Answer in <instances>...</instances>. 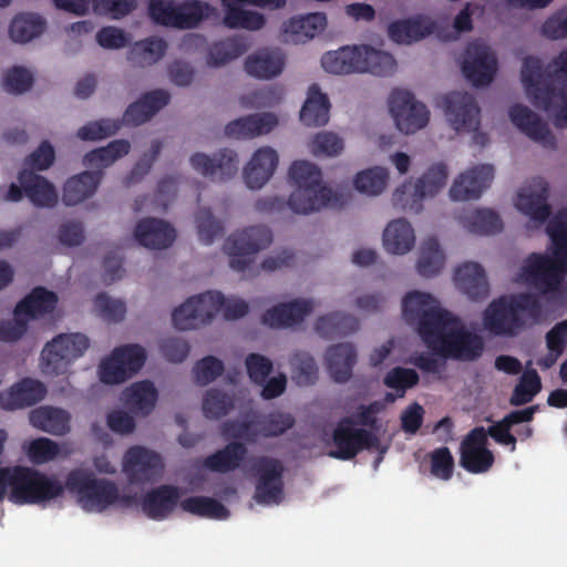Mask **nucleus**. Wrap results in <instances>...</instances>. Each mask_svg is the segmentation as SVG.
I'll list each match as a JSON object with an SVG mask.
<instances>
[{
  "mask_svg": "<svg viewBox=\"0 0 567 567\" xmlns=\"http://www.w3.org/2000/svg\"><path fill=\"white\" fill-rule=\"evenodd\" d=\"M434 302L430 293L409 292L402 300V316L409 324L417 322V332L430 350L456 360L480 358L484 350L482 338L467 331L457 317Z\"/></svg>",
  "mask_w": 567,
  "mask_h": 567,
  "instance_id": "obj_1",
  "label": "nucleus"
},
{
  "mask_svg": "<svg viewBox=\"0 0 567 567\" xmlns=\"http://www.w3.org/2000/svg\"><path fill=\"white\" fill-rule=\"evenodd\" d=\"M551 240L550 255L530 254L523 266L525 281L546 296L548 302L561 308L567 306V210H560L548 223Z\"/></svg>",
  "mask_w": 567,
  "mask_h": 567,
  "instance_id": "obj_2",
  "label": "nucleus"
},
{
  "mask_svg": "<svg viewBox=\"0 0 567 567\" xmlns=\"http://www.w3.org/2000/svg\"><path fill=\"white\" fill-rule=\"evenodd\" d=\"M522 82L532 104L553 116L557 128L567 127V48L547 65L528 55L522 65Z\"/></svg>",
  "mask_w": 567,
  "mask_h": 567,
  "instance_id": "obj_3",
  "label": "nucleus"
},
{
  "mask_svg": "<svg viewBox=\"0 0 567 567\" xmlns=\"http://www.w3.org/2000/svg\"><path fill=\"white\" fill-rule=\"evenodd\" d=\"M288 176L295 188L288 200L278 196L264 197L257 200V210L270 214L289 207L295 214L309 215L337 205V194L322 184V173L317 165L308 161H296L291 164Z\"/></svg>",
  "mask_w": 567,
  "mask_h": 567,
  "instance_id": "obj_4",
  "label": "nucleus"
},
{
  "mask_svg": "<svg viewBox=\"0 0 567 567\" xmlns=\"http://www.w3.org/2000/svg\"><path fill=\"white\" fill-rule=\"evenodd\" d=\"M546 319L538 295L518 292L494 299L483 312L484 328L496 337L514 338Z\"/></svg>",
  "mask_w": 567,
  "mask_h": 567,
  "instance_id": "obj_5",
  "label": "nucleus"
},
{
  "mask_svg": "<svg viewBox=\"0 0 567 567\" xmlns=\"http://www.w3.org/2000/svg\"><path fill=\"white\" fill-rule=\"evenodd\" d=\"M227 320H235L247 315L248 303L239 298H228L219 291H207L189 297L172 313V321L178 330H192L209 323L220 311Z\"/></svg>",
  "mask_w": 567,
  "mask_h": 567,
  "instance_id": "obj_6",
  "label": "nucleus"
},
{
  "mask_svg": "<svg viewBox=\"0 0 567 567\" xmlns=\"http://www.w3.org/2000/svg\"><path fill=\"white\" fill-rule=\"evenodd\" d=\"M12 492L9 499L18 505L45 504L62 496L65 484L54 475L33 467L13 466Z\"/></svg>",
  "mask_w": 567,
  "mask_h": 567,
  "instance_id": "obj_7",
  "label": "nucleus"
},
{
  "mask_svg": "<svg viewBox=\"0 0 567 567\" xmlns=\"http://www.w3.org/2000/svg\"><path fill=\"white\" fill-rule=\"evenodd\" d=\"M65 489L76 494L82 507L89 512H103L120 498L115 483L96 478L92 472L81 468L69 472Z\"/></svg>",
  "mask_w": 567,
  "mask_h": 567,
  "instance_id": "obj_8",
  "label": "nucleus"
},
{
  "mask_svg": "<svg viewBox=\"0 0 567 567\" xmlns=\"http://www.w3.org/2000/svg\"><path fill=\"white\" fill-rule=\"evenodd\" d=\"M209 6L200 0H151V19L163 27L193 29L208 16Z\"/></svg>",
  "mask_w": 567,
  "mask_h": 567,
  "instance_id": "obj_9",
  "label": "nucleus"
},
{
  "mask_svg": "<svg viewBox=\"0 0 567 567\" xmlns=\"http://www.w3.org/2000/svg\"><path fill=\"white\" fill-rule=\"evenodd\" d=\"M271 241V230L266 226H251L230 235L224 245L230 257V268L246 272L254 264V255L267 248Z\"/></svg>",
  "mask_w": 567,
  "mask_h": 567,
  "instance_id": "obj_10",
  "label": "nucleus"
},
{
  "mask_svg": "<svg viewBox=\"0 0 567 567\" xmlns=\"http://www.w3.org/2000/svg\"><path fill=\"white\" fill-rule=\"evenodd\" d=\"M90 346L89 338L80 332L60 333L48 342L42 350V369L47 374L59 375L66 372L69 365L84 354Z\"/></svg>",
  "mask_w": 567,
  "mask_h": 567,
  "instance_id": "obj_11",
  "label": "nucleus"
},
{
  "mask_svg": "<svg viewBox=\"0 0 567 567\" xmlns=\"http://www.w3.org/2000/svg\"><path fill=\"white\" fill-rule=\"evenodd\" d=\"M447 167L443 163L432 165L415 184L405 182L396 188L393 202L404 209L419 213L422 209V200L437 194L446 184Z\"/></svg>",
  "mask_w": 567,
  "mask_h": 567,
  "instance_id": "obj_12",
  "label": "nucleus"
},
{
  "mask_svg": "<svg viewBox=\"0 0 567 567\" xmlns=\"http://www.w3.org/2000/svg\"><path fill=\"white\" fill-rule=\"evenodd\" d=\"M333 450L329 456L336 460L350 461L360 452L378 446L379 437L368 429L354 426V417L340 419L332 431Z\"/></svg>",
  "mask_w": 567,
  "mask_h": 567,
  "instance_id": "obj_13",
  "label": "nucleus"
},
{
  "mask_svg": "<svg viewBox=\"0 0 567 567\" xmlns=\"http://www.w3.org/2000/svg\"><path fill=\"white\" fill-rule=\"evenodd\" d=\"M146 352L138 344H126L113 350L99 367L100 380L105 384H118L132 378L144 365Z\"/></svg>",
  "mask_w": 567,
  "mask_h": 567,
  "instance_id": "obj_14",
  "label": "nucleus"
},
{
  "mask_svg": "<svg viewBox=\"0 0 567 567\" xmlns=\"http://www.w3.org/2000/svg\"><path fill=\"white\" fill-rule=\"evenodd\" d=\"M389 109L399 131L412 134L426 126L430 112L406 90L394 89L389 97Z\"/></svg>",
  "mask_w": 567,
  "mask_h": 567,
  "instance_id": "obj_15",
  "label": "nucleus"
},
{
  "mask_svg": "<svg viewBox=\"0 0 567 567\" xmlns=\"http://www.w3.org/2000/svg\"><path fill=\"white\" fill-rule=\"evenodd\" d=\"M461 69L472 85L486 86L497 71V59L483 41L475 40L466 45Z\"/></svg>",
  "mask_w": 567,
  "mask_h": 567,
  "instance_id": "obj_16",
  "label": "nucleus"
},
{
  "mask_svg": "<svg viewBox=\"0 0 567 567\" xmlns=\"http://www.w3.org/2000/svg\"><path fill=\"white\" fill-rule=\"evenodd\" d=\"M450 125L455 131H476L480 125V107L474 96L467 92L453 91L439 97Z\"/></svg>",
  "mask_w": 567,
  "mask_h": 567,
  "instance_id": "obj_17",
  "label": "nucleus"
},
{
  "mask_svg": "<svg viewBox=\"0 0 567 567\" xmlns=\"http://www.w3.org/2000/svg\"><path fill=\"white\" fill-rule=\"evenodd\" d=\"M254 470L257 474L254 499L259 504H279L284 498L282 463L274 457L260 456Z\"/></svg>",
  "mask_w": 567,
  "mask_h": 567,
  "instance_id": "obj_18",
  "label": "nucleus"
},
{
  "mask_svg": "<svg viewBox=\"0 0 567 567\" xmlns=\"http://www.w3.org/2000/svg\"><path fill=\"white\" fill-rule=\"evenodd\" d=\"M486 445L485 429L474 427L461 443L460 465L473 474L487 472L494 464V454Z\"/></svg>",
  "mask_w": 567,
  "mask_h": 567,
  "instance_id": "obj_19",
  "label": "nucleus"
},
{
  "mask_svg": "<svg viewBox=\"0 0 567 567\" xmlns=\"http://www.w3.org/2000/svg\"><path fill=\"white\" fill-rule=\"evenodd\" d=\"M123 470L131 483L141 484L155 480L163 470V462L156 452L136 445L126 451Z\"/></svg>",
  "mask_w": 567,
  "mask_h": 567,
  "instance_id": "obj_20",
  "label": "nucleus"
},
{
  "mask_svg": "<svg viewBox=\"0 0 567 567\" xmlns=\"http://www.w3.org/2000/svg\"><path fill=\"white\" fill-rule=\"evenodd\" d=\"M238 156L236 152L224 148L213 157L204 153H195L190 157L193 168L213 182H225L238 172Z\"/></svg>",
  "mask_w": 567,
  "mask_h": 567,
  "instance_id": "obj_21",
  "label": "nucleus"
},
{
  "mask_svg": "<svg viewBox=\"0 0 567 567\" xmlns=\"http://www.w3.org/2000/svg\"><path fill=\"white\" fill-rule=\"evenodd\" d=\"M56 8L78 16L92 9L96 14L121 19L136 9V0H53Z\"/></svg>",
  "mask_w": 567,
  "mask_h": 567,
  "instance_id": "obj_22",
  "label": "nucleus"
},
{
  "mask_svg": "<svg viewBox=\"0 0 567 567\" xmlns=\"http://www.w3.org/2000/svg\"><path fill=\"white\" fill-rule=\"evenodd\" d=\"M494 178V167L489 164L474 166L461 174L450 188L453 200L477 199L489 187Z\"/></svg>",
  "mask_w": 567,
  "mask_h": 567,
  "instance_id": "obj_23",
  "label": "nucleus"
},
{
  "mask_svg": "<svg viewBox=\"0 0 567 567\" xmlns=\"http://www.w3.org/2000/svg\"><path fill=\"white\" fill-rule=\"evenodd\" d=\"M548 196L547 182L543 178H535L532 186L519 190L515 205L519 212L530 217V219L544 223L551 214V208L547 203Z\"/></svg>",
  "mask_w": 567,
  "mask_h": 567,
  "instance_id": "obj_24",
  "label": "nucleus"
},
{
  "mask_svg": "<svg viewBox=\"0 0 567 567\" xmlns=\"http://www.w3.org/2000/svg\"><path fill=\"white\" fill-rule=\"evenodd\" d=\"M508 115L513 124L530 140L545 147L554 148L556 146V138L548 125L527 106L515 104L511 106Z\"/></svg>",
  "mask_w": 567,
  "mask_h": 567,
  "instance_id": "obj_25",
  "label": "nucleus"
},
{
  "mask_svg": "<svg viewBox=\"0 0 567 567\" xmlns=\"http://www.w3.org/2000/svg\"><path fill=\"white\" fill-rule=\"evenodd\" d=\"M171 95L165 90H154L131 103L123 114L122 123L137 126L150 121L159 110L168 104Z\"/></svg>",
  "mask_w": 567,
  "mask_h": 567,
  "instance_id": "obj_26",
  "label": "nucleus"
},
{
  "mask_svg": "<svg viewBox=\"0 0 567 567\" xmlns=\"http://www.w3.org/2000/svg\"><path fill=\"white\" fill-rule=\"evenodd\" d=\"M312 310L313 302L311 300L295 299L268 309L261 320L262 323L271 328H287L302 322Z\"/></svg>",
  "mask_w": 567,
  "mask_h": 567,
  "instance_id": "obj_27",
  "label": "nucleus"
},
{
  "mask_svg": "<svg viewBox=\"0 0 567 567\" xmlns=\"http://www.w3.org/2000/svg\"><path fill=\"white\" fill-rule=\"evenodd\" d=\"M134 236L146 248L165 249L174 243L176 231L167 221L147 217L137 223Z\"/></svg>",
  "mask_w": 567,
  "mask_h": 567,
  "instance_id": "obj_28",
  "label": "nucleus"
},
{
  "mask_svg": "<svg viewBox=\"0 0 567 567\" xmlns=\"http://www.w3.org/2000/svg\"><path fill=\"white\" fill-rule=\"evenodd\" d=\"M47 388L38 380L24 378L8 392L0 393V406L4 410H16L32 406L44 399Z\"/></svg>",
  "mask_w": 567,
  "mask_h": 567,
  "instance_id": "obj_29",
  "label": "nucleus"
},
{
  "mask_svg": "<svg viewBox=\"0 0 567 567\" xmlns=\"http://www.w3.org/2000/svg\"><path fill=\"white\" fill-rule=\"evenodd\" d=\"M179 489L174 485H161L147 492L142 498V511L152 519L162 520L175 509Z\"/></svg>",
  "mask_w": 567,
  "mask_h": 567,
  "instance_id": "obj_30",
  "label": "nucleus"
},
{
  "mask_svg": "<svg viewBox=\"0 0 567 567\" xmlns=\"http://www.w3.org/2000/svg\"><path fill=\"white\" fill-rule=\"evenodd\" d=\"M456 287L472 300H483L488 296L489 287L484 268L473 261L464 262L454 274Z\"/></svg>",
  "mask_w": 567,
  "mask_h": 567,
  "instance_id": "obj_31",
  "label": "nucleus"
},
{
  "mask_svg": "<svg viewBox=\"0 0 567 567\" xmlns=\"http://www.w3.org/2000/svg\"><path fill=\"white\" fill-rule=\"evenodd\" d=\"M278 165V155L270 147H261L255 152L244 168L246 185L251 189L261 188L272 176Z\"/></svg>",
  "mask_w": 567,
  "mask_h": 567,
  "instance_id": "obj_32",
  "label": "nucleus"
},
{
  "mask_svg": "<svg viewBox=\"0 0 567 567\" xmlns=\"http://www.w3.org/2000/svg\"><path fill=\"white\" fill-rule=\"evenodd\" d=\"M278 124L272 113L250 114L229 122L225 134L233 138H252L271 132Z\"/></svg>",
  "mask_w": 567,
  "mask_h": 567,
  "instance_id": "obj_33",
  "label": "nucleus"
},
{
  "mask_svg": "<svg viewBox=\"0 0 567 567\" xmlns=\"http://www.w3.org/2000/svg\"><path fill=\"white\" fill-rule=\"evenodd\" d=\"M285 62V54L279 49L264 48L247 56L245 70L254 78L268 80L282 72Z\"/></svg>",
  "mask_w": 567,
  "mask_h": 567,
  "instance_id": "obj_34",
  "label": "nucleus"
},
{
  "mask_svg": "<svg viewBox=\"0 0 567 567\" xmlns=\"http://www.w3.org/2000/svg\"><path fill=\"white\" fill-rule=\"evenodd\" d=\"M24 195L37 207H53L58 203V193L52 183L32 171H22L18 176Z\"/></svg>",
  "mask_w": 567,
  "mask_h": 567,
  "instance_id": "obj_35",
  "label": "nucleus"
},
{
  "mask_svg": "<svg viewBox=\"0 0 567 567\" xmlns=\"http://www.w3.org/2000/svg\"><path fill=\"white\" fill-rule=\"evenodd\" d=\"M327 369L338 383L350 380L357 362V351L351 343H338L328 348L326 353Z\"/></svg>",
  "mask_w": 567,
  "mask_h": 567,
  "instance_id": "obj_36",
  "label": "nucleus"
},
{
  "mask_svg": "<svg viewBox=\"0 0 567 567\" xmlns=\"http://www.w3.org/2000/svg\"><path fill=\"white\" fill-rule=\"evenodd\" d=\"M157 390L153 382L145 380L133 383L122 393L125 406L135 415L146 416L155 408Z\"/></svg>",
  "mask_w": 567,
  "mask_h": 567,
  "instance_id": "obj_37",
  "label": "nucleus"
},
{
  "mask_svg": "<svg viewBox=\"0 0 567 567\" xmlns=\"http://www.w3.org/2000/svg\"><path fill=\"white\" fill-rule=\"evenodd\" d=\"M327 25L324 13L315 12L307 16L293 17L284 24V32L293 43H305L320 34Z\"/></svg>",
  "mask_w": 567,
  "mask_h": 567,
  "instance_id": "obj_38",
  "label": "nucleus"
},
{
  "mask_svg": "<svg viewBox=\"0 0 567 567\" xmlns=\"http://www.w3.org/2000/svg\"><path fill=\"white\" fill-rule=\"evenodd\" d=\"M102 175V171H85L69 178L63 187V203L74 206L91 197L100 185Z\"/></svg>",
  "mask_w": 567,
  "mask_h": 567,
  "instance_id": "obj_39",
  "label": "nucleus"
},
{
  "mask_svg": "<svg viewBox=\"0 0 567 567\" xmlns=\"http://www.w3.org/2000/svg\"><path fill=\"white\" fill-rule=\"evenodd\" d=\"M58 303V296L44 287H35L16 306L17 316L27 320L37 319L51 313Z\"/></svg>",
  "mask_w": 567,
  "mask_h": 567,
  "instance_id": "obj_40",
  "label": "nucleus"
},
{
  "mask_svg": "<svg viewBox=\"0 0 567 567\" xmlns=\"http://www.w3.org/2000/svg\"><path fill=\"white\" fill-rule=\"evenodd\" d=\"M436 23L427 17L394 21L389 25L390 38L398 43H412L432 34Z\"/></svg>",
  "mask_w": 567,
  "mask_h": 567,
  "instance_id": "obj_41",
  "label": "nucleus"
},
{
  "mask_svg": "<svg viewBox=\"0 0 567 567\" xmlns=\"http://www.w3.org/2000/svg\"><path fill=\"white\" fill-rule=\"evenodd\" d=\"M248 450L244 442L233 441L204 458V466L212 472L228 473L240 466Z\"/></svg>",
  "mask_w": 567,
  "mask_h": 567,
  "instance_id": "obj_42",
  "label": "nucleus"
},
{
  "mask_svg": "<svg viewBox=\"0 0 567 567\" xmlns=\"http://www.w3.org/2000/svg\"><path fill=\"white\" fill-rule=\"evenodd\" d=\"M330 102L318 84H311L300 111V121L307 126H323L329 121Z\"/></svg>",
  "mask_w": 567,
  "mask_h": 567,
  "instance_id": "obj_43",
  "label": "nucleus"
},
{
  "mask_svg": "<svg viewBox=\"0 0 567 567\" xmlns=\"http://www.w3.org/2000/svg\"><path fill=\"white\" fill-rule=\"evenodd\" d=\"M360 63V47H343L329 51L321 58L322 68L332 74L360 73L363 68Z\"/></svg>",
  "mask_w": 567,
  "mask_h": 567,
  "instance_id": "obj_44",
  "label": "nucleus"
},
{
  "mask_svg": "<svg viewBox=\"0 0 567 567\" xmlns=\"http://www.w3.org/2000/svg\"><path fill=\"white\" fill-rule=\"evenodd\" d=\"M414 243V230L403 218L391 221L383 231V245L390 254L403 255L413 248Z\"/></svg>",
  "mask_w": 567,
  "mask_h": 567,
  "instance_id": "obj_45",
  "label": "nucleus"
},
{
  "mask_svg": "<svg viewBox=\"0 0 567 567\" xmlns=\"http://www.w3.org/2000/svg\"><path fill=\"white\" fill-rule=\"evenodd\" d=\"M31 424L53 435H63L70 430V415L62 409L41 406L31 411Z\"/></svg>",
  "mask_w": 567,
  "mask_h": 567,
  "instance_id": "obj_46",
  "label": "nucleus"
},
{
  "mask_svg": "<svg viewBox=\"0 0 567 567\" xmlns=\"http://www.w3.org/2000/svg\"><path fill=\"white\" fill-rule=\"evenodd\" d=\"M359 321L355 317L342 312H333L319 317L315 323V330L326 339H334L355 332Z\"/></svg>",
  "mask_w": 567,
  "mask_h": 567,
  "instance_id": "obj_47",
  "label": "nucleus"
},
{
  "mask_svg": "<svg viewBox=\"0 0 567 567\" xmlns=\"http://www.w3.org/2000/svg\"><path fill=\"white\" fill-rule=\"evenodd\" d=\"M167 50L165 40L151 37L136 42L128 53V60L137 66H150L158 62Z\"/></svg>",
  "mask_w": 567,
  "mask_h": 567,
  "instance_id": "obj_48",
  "label": "nucleus"
},
{
  "mask_svg": "<svg viewBox=\"0 0 567 567\" xmlns=\"http://www.w3.org/2000/svg\"><path fill=\"white\" fill-rule=\"evenodd\" d=\"M360 64H363L360 73L368 72L378 76H386L394 73L396 69V62L392 54L368 45L360 47Z\"/></svg>",
  "mask_w": 567,
  "mask_h": 567,
  "instance_id": "obj_49",
  "label": "nucleus"
},
{
  "mask_svg": "<svg viewBox=\"0 0 567 567\" xmlns=\"http://www.w3.org/2000/svg\"><path fill=\"white\" fill-rule=\"evenodd\" d=\"M45 29L44 20L33 13H21L16 16L9 28V34L12 41L27 43L43 33Z\"/></svg>",
  "mask_w": 567,
  "mask_h": 567,
  "instance_id": "obj_50",
  "label": "nucleus"
},
{
  "mask_svg": "<svg viewBox=\"0 0 567 567\" xmlns=\"http://www.w3.org/2000/svg\"><path fill=\"white\" fill-rule=\"evenodd\" d=\"M444 254L435 237L425 239L421 246L417 260V272L422 277L431 278L436 276L443 268Z\"/></svg>",
  "mask_w": 567,
  "mask_h": 567,
  "instance_id": "obj_51",
  "label": "nucleus"
},
{
  "mask_svg": "<svg viewBox=\"0 0 567 567\" xmlns=\"http://www.w3.org/2000/svg\"><path fill=\"white\" fill-rule=\"evenodd\" d=\"M181 508L189 514L213 518L226 519L229 511L217 499L208 496H190L181 502Z\"/></svg>",
  "mask_w": 567,
  "mask_h": 567,
  "instance_id": "obj_52",
  "label": "nucleus"
},
{
  "mask_svg": "<svg viewBox=\"0 0 567 567\" xmlns=\"http://www.w3.org/2000/svg\"><path fill=\"white\" fill-rule=\"evenodd\" d=\"M248 47L241 38H227L210 45L207 55V64L220 66L243 55Z\"/></svg>",
  "mask_w": 567,
  "mask_h": 567,
  "instance_id": "obj_53",
  "label": "nucleus"
},
{
  "mask_svg": "<svg viewBox=\"0 0 567 567\" xmlns=\"http://www.w3.org/2000/svg\"><path fill=\"white\" fill-rule=\"evenodd\" d=\"M131 144L126 140H115L105 147L95 148L85 154L83 163L90 167L104 168L130 152Z\"/></svg>",
  "mask_w": 567,
  "mask_h": 567,
  "instance_id": "obj_54",
  "label": "nucleus"
},
{
  "mask_svg": "<svg viewBox=\"0 0 567 567\" xmlns=\"http://www.w3.org/2000/svg\"><path fill=\"white\" fill-rule=\"evenodd\" d=\"M465 227L472 234L492 235L503 228V221L498 214L491 209H476L465 218Z\"/></svg>",
  "mask_w": 567,
  "mask_h": 567,
  "instance_id": "obj_55",
  "label": "nucleus"
},
{
  "mask_svg": "<svg viewBox=\"0 0 567 567\" xmlns=\"http://www.w3.org/2000/svg\"><path fill=\"white\" fill-rule=\"evenodd\" d=\"M542 390V381L536 370H526L518 383L515 385L509 399V403L514 406L527 404Z\"/></svg>",
  "mask_w": 567,
  "mask_h": 567,
  "instance_id": "obj_56",
  "label": "nucleus"
},
{
  "mask_svg": "<svg viewBox=\"0 0 567 567\" xmlns=\"http://www.w3.org/2000/svg\"><path fill=\"white\" fill-rule=\"evenodd\" d=\"M258 424L260 436L278 437L295 426L296 419L289 412L271 411L261 416Z\"/></svg>",
  "mask_w": 567,
  "mask_h": 567,
  "instance_id": "obj_57",
  "label": "nucleus"
},
{
  "mask_svg": "<svg viewBox=\"0 0 567 567\" xmlns=\"http://www.w3.org/2000/svg\"><path fill=\"white\" fill-rule=\"evenodd\" d=\"M388 179L386 168L377 166L358 173L353 183L360 193L379 195L384 190Z\"/></svg>",
  "mask_w": 567,
  "mask_h": 567,
  "instance_id": "obj_58",
  "label": "nucleus"
},
{
  "mask_svg": "<svg viewBox=\"0 0 567 567\" xmlns=\"http://www.w3.org/2000/svg\"><path fill=\"white\" fill-rule=\"evenodd\" d=\"M234 408L230 395L219 389H209L203 400V412L207 419L217 420L227 415Z\"/></svg>",
  "mask_w": 567,
  "mask_h": 567,
  "instance_id": "obj_59",
  "label": "nucleus"
},
{
  "mask_svg": "<svg viewBox=\"0 0 567 567\" xmlns=\"http://www.w3.org/2000/svg\"><path fill=\"white\" fill-rule=\"evenodd\" d=\"M292 379L298 385H311L317 381L318 367L307 352H297L290 360Z\"/></svg>",
  "mask_w": 567,
  "mask_h": 567,
  "instance_id": "obj_60",
  "label": "nucleus"
},
{
  "mask_svg": "<svg viewBox=\"0 0 567 567\" xmlns=\"http://www.w3.org/2000/svg\"><path fill=\"white\" fill-rule=\"evenodd\" d=\"M198 237L205 245L212 244L217 237L224 234V227L217 220L209 208H199L195 215Z\"/></svg>",
  "mask_w": 567,
  "mask_h": 567,
  "instance_id": "obj_61",
  "label": "nucleus"
},
{
  "mask_svg": "<svg viewBox=\"0 0 567 567\" xmlns=\"http://www.w3.org/2000/svg\"><path fill=\"white\" fill-rule=\"evenodd\" d=\"M224 22L231 29L256 31L260 30L265 25L266 19L264 14L259 12L241 9L226 12L224 16Z\"/></svg>",
  "mask_w": 567,
  "mask_h": 567,
  "instance_id": "obj_62",
  "label": "nucleus"
},
{
  "mask_svg": "<svg viewBox=\"0 0 567 567\" xmlns=\"http://www.w3.org/2000/svg\"><path fill=\"white\" fill-rule=\"evenodd\" d=\"M220 433L225 439L241 440L246 443H255L260 436L254 422L247 420H228L220 425Z\"/></svg>",
  "mask_w": 567,
  "mask_h": 567,
  "instance_id": "obj_63",
  "label": "nucleus"
},
{
  "mask_svg": "<svg viewBox=\"0 0 567 567\" xmlns=\"http://www.w3.org/2000/svg\"><path fill=\"white\" fill-rule=\"evenodd\" d=\"M419 381L420 377L415 370L396 367L386 373L383 383L385 386L395 390L401 398L408 389L415 386Z\"/></svg>",
  "mask_w": 567,
  "mask_h": 567,
  "instance_id": "obj_64",
  "label": "nucleus"
}]
</instances>
